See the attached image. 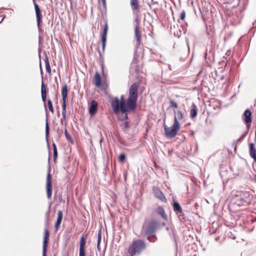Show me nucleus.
Wrapping results in <instances>:
<instances>
[{"mask_svg": "<svg viewBox=\"0 0 256 256\" xmlns=\"http://www.w3.org/2000/svg\"><path fill=\"white\" fill-rule=\"evenodd\" d=\"M138 98V85L136 83L132 84L128 92V98L126 101L124 95L120 96V100L116 98L112 102L111 106L114 114H116L120 111L124 114V118H128L127 112L134 110L136 107Z\"/></svg>", "mask_w": 256, "mask_h": 256, "instance_id": "obj_1", "label": "nucleus"}, {"mask_svg": "<svg viewBox=\"0 0 256 256\" xmlns=\"http://www.w3.org/2000/svg\"><path fill=\"white\" fill-rule=\"evenodd\" d=\"M146 244L144 240L141 239H136L130 244L127 252L130 256H136L139 255L146 250Z\"/></svg>", "mask_w": 256, "mask_h": 256, "instance_id": "obj_2", "label": "nucleus"}, {"mask_svg": "<svg viewBox=\"0 0 256 256\" xmlns=\"http://www.w3.org/2000/svg\"><path fill=\"white\" fill-rule=\"evenodd\" d=\"M158 226V222L152 220L148 223H146L143 225L142 231H144L146 234L148 236V240L150 242H153L150 239V237L154 236L156 229Z\"/></svg>", "mask_w": 256, "mask_h": 256, "instance_id": "obj_3", "label": "nucleus"}, {"mask_svg": "<svg viewBox=\"0 0 256 256\" xmlns=\"http://www.w3.org/2000/svg\"><path fill=\"white\" fill-rule=\"evenodd\" d=\"M180 124H176L174 122L172 126L170 127H168L166 125L164 126L166 136L168 138H174L176 134L180 129Z\"/></svg>", "mask_w": 256, "mask_h": 256, "instance_id": "obj_4", "label": "nucleus"}, {"mask_svg": "<svg viewBox=\"0 0 256 256\" xmlns=\"http://www.w3.org/2000/svg\"><path fill=\"white\" fill-rule=\"evenodd\" d=\"M32 1L34 2V9H35V11H36L37 26L38 27L39 30H41L40 23L42 22V18L41 11L40 10V8H39V6H38V4H36V0H32Z\"/></svg>", "mask_w": 256, "mask_h": 256, "instance_id": "obj_5", "label": "nucleus"}, {"mask_svg": "<svg viewBox=\"0 0 256 256\" xmlns=\"http://www.w3.org/2000/svg\"><path fill=\"white\" fill-rule=\"evenodd\" d=\"M136 24L134 29V35L136 38V43L138 46H140L142 42V32L140 30V20L136 18L135 20Z\"/></svg>", "mask_w": 256, "mask_h": 256, "instance_id": "obj_6", "label": "nucleus"}, {"mask_svg": "<svg viewBox=\"0 0 256 256\" xmlns=\"http://www.w3.org/2000/svg\"><path fill=\"white\" fill-rule=\"evenodd\" d=\"M86 235L84 236L82 234L80 238V253L79 256H85V246L86 244Z\"/></svg>", "mask_w": 256, "mask_h": 256, "instance_id": "obj_7", "label": "nucleus"}, {"mask_svg": "<svg viewBox=\"0 0 256 256\" xmlns=\"http://www.w3.org/2000/svg\"><path fill=\"white\" fill-rule=\"evenodd\" d=\"M108 24L107 22H105V24H104V28H103V32L102 36V52H104L106 46V36H107V33L108 31Z\"/></svg>", "mask_w": 256, "mask_h": 256, "instance_id": "obj_8", "label": "nucleus"}, {"mask_svg": "<svg viewBox=\"0 0 256 256\" xmlns=\"http://www.w3.org/2000/svg\"><path fill=\"white\" fill-rule=\"evenodd\" d=\"M152 191L154 196L162 202H166V199L162 192L157 187H152Z\"/></svg>", "mask_w": 256, "mask_h": 256, "instance_id": "obj_9", "label": "nucleus"}, {"mask_svg": "<svg viewBox=\"0 0 256 256\" xmlns=\"http://www.w3.org/2000/svg\"><path fill=\"white\" fill-rule=\"evenodd\" d=\"M98 103L95 100L91 101L90 107H89V113L92 116H94L98 110Z\"/></svg>", "mask_w": 256, "mask_h": 256, "instance_id": "obj_10", "label": "nucleus"}, {"mask_svg": "<svg viewBox=\"0 0 256 256\" xmlns=\"http://www.w3.org/2000/svg\"><path fill=\"white\" fill-rule=\"evenodd\" d=\"M130 5L132 10L138 13L140 12V5L138 0H130Z\"/></svg>", "mask_w": 256, "mask_h": 256, "instance_id": "obj_11", "label": "nucleus"}, {"mask_svg": "<svg viewBox=\"0 0 256 256\" xmlns=\"http://www.w3.org/2000/svg\"><path fill=\"white\" fill-rule=\"evenodd\" d=\"M63 213L62 210H58V216L56 221L54 224V228L56 232L60 226L62 222Z\"/></svg>", "mask_w": 256, "mask_h": 256, "instance_id": "obj_12", "label": "nucleus"}, {"mask_svg": "<svg viewBox=\"0 0 256 256\" xmlns=\"http://www.w3.org/2000/svg\"><path fill=\"white\" fill-rule=\"evenodd\" d=\"M183 118V114L180 110L174 111V122L176 124H180L179 120H182Z\"/></svg>", "mask_w": 256, "mask_h": 256, "instance_id": "obj_13", "label": "nucleus"}, {"mask_svg": "<svg viewBox=\"0 0 256 256\" xmlns=\"http://www.w3.org/2000/svg\"><path fill=\"white\" fill-rule=\"evenodd\" d=\"M156 212L157 214H160L163 219H164L166 220H168L167 215L166 214L164 208L162 206H158L156 210Z\"/></svg>", "mask_w": 256, "mask_h": 256, "instance_id": "obj_14", "label": "nucleus"}, {"mask_svg": "<svg viewBox=\"0 0 256 256\" xmlns=\"http://www.w3.org/2000/svg\"><path fill=\"white\" fill-rule=\"evenodd\" d=\"M244 120L246 123H250L252 122V112L249 110H246L244 114Z\"/></svg>", "mask_w": 256, "mask_h": 256, "instance_id": "obj_15", "label": "nucleus"}, {"mask_svg": "<svg viewBox=\"0 0 256 256\" xmlns=\"http://www.w3.org/2000/svg\"><path fill=\"white\" fill-rule=\"evenodd\" d=\"M94 81L95 85L98 87L100 88L102 85V80H101V76L100 74L96 72L94 74Z\"/></svg>", "mask_w": 256, "mask_h": 256, "instance_id": "obj_16", "label": "nucleus"}, {"mask_svg": "<svg viewBox=\"0 0 256 256\" xmlns=\"http://www.w3.org/2000/svg\"><path fill=\"white\" fill-rule=\"evenodd\" d=\"M198 108L196 106L192 104L191 106V110H190V116L192 118H194L197 115Z\"/></svg>", "mask_w": 256, "mask_h": 256, "instance_id": "obj_17", "label": "nucleus"}, {"mask_svg": "<svg viewBox=\"0 0 256 256\" xmlns=\"http://www.w3.org/2000/svg\"><path fill=\"white\" fill-rule=\"evenodd\" d=\"M46 188H52V177L50 172H48L46 176Z\"/></svg>", "mask_w": 256, "mask_h": 256, "instance_id": "obj_18", "label": "nucleus"}, {"mask_svg": "<svg viewBox=\"0 0 256 256\" xmlns=\"http://www.w3.org/2000/svg\"><path fill=\"white\" fill-rule=\"evenodd\" d=\"M173 208L174 211L177 214H182V210L180 204L177 202L173 203Z\"/></svg>", "mask_w": 256, "mask_h": 256, "instance_id": "obj_19", "label": "nucleus"}, {"mask_svg": "<svg viewBox=\"0 0 256 256\" xmlns=\"http://www.w3.org/2000/svg\"><path fill=\"white\" fill-rule=\"evenodd\" d=\"M250 154L252 158L256 161V153L254 149V146L252 143L250 144Z\"/></svg>", "mask_w": 256, "mask_h": 256, "instance_id": "obj_20", "label": "nucleus"}, {"mask_svg": "<svg viewBox=\"0 0 256 256\" xmlns=\"http://www.w3.org/2000/svg\"><path fill=\"white\" fill-rule=\"evenodd\" d=\"M41 94H42V102L45 104L46 102V88L45 87L44 84L42 82L41 86Z\"/></svg>", "mask_w": 256, "mask_h": 256, "instance_id": "obj_21", "label": "nucleus"}, {"mask_svg": "<svg viewBox=\"0 0 256 256\" xmlns=\"http://www.w3.org/2000/svg\"><path fill=\"white\" fill-rule=\"evenodd\" d=\"M50 234L48 228H45L44 230V236L43 244H48L49 240Z\"/></svg>", "mask_w": 256, "mask_h": 256, "instance_id": "obj_22", "label": "nucleus"}, {"mask_svg": "<svg viewBox=\"0 0 256 256\" xmlns=\"http://www.w3.org/2000/svg\"><path fill=\"white\" fill-rule=\"evenodd\" d=\"M68 88L67 85H64L62 88V100H66L68 97Z\"/></svg>", "mask_w": 256, "mask_h": 256, "instance_id": "obj_23", "label": "nucleus"}, {"mask_svg": "<svg viewBox=\"0 0 256 256\" xmlns=\"http://www.w3.org/2000/svg\"><path fill=\"white\" fill-rule=\"evenodd\" d=\"M44 62L46 72L48 73L49 74H51V68L48 56H46L44 59Z\"/></svg>", "mask_w": 256, "mask_h": 256, "instance_id": "obj_24", "label": "nucleus"}, {"mask_svg": "<svg viewBox=\"0 0 256 256\" xmlns=\"http://www.w3.org/2000/svg\"><path fill=\"white\" fill-rule=\"evenodd\" d=\"M64 135L67 140H68L71 144H73L74 142V140L66 129L65 130Z\"/></svg>", "mask_w": 256, "mask_h": 256, "instance_id": "obj_25", "label": "nucleus"}, {"mask_svg": "<svg viewBox=\"0 0 256 256\" xmlns=\"http://www.w3.org/2000/svg\"><path fill=\"white\" fill-rule=\"evenodd\" d=\"M52 146L54 148V162H56L58 156V150L55 144H52Z\"/></svg>", "mask_w": 256, "mask_h": 256, "instance_id": "obj_26", "label": "nucleus"}, {"mask_svg": "<svg viewBox=\"0 0 256 256\" xmlns=\"http://www.w3.org/2000/svg\"><path fill=\"white\" fill-rule=\"evenodd\" d=\"M102 238V232L101 230H100L98 234V244H97V248L100 250V244L101 242Z\"/></svg>", "mask_w": 256, "mask_h": 256, "instance_id": "obj_27", "label": "nucleus"}, {"mask_svg": "<svg viewBox=\"0 0 256 256\" xmlns=\"http://www.w3.org/2000/svg\"><path fill=\"white\" fill-rule=\"evenodd\" d=\"M48 106L49 110L53 114L54 112V109L52 106V102L50 99L48 101Z\"/></svg>", "mask_w": 256, "mask_h": 256, "instance_id": "obj_28", "label": "nucleus"}, {"mask_svg": "<svg viewBox=\"0 0 256 256\" xmlns=\"http://www.w3.org/2000/svg\"><path fill=\"white\" fill-rule=\"evenodd\" d=\"M122 129L125 130L130 128V124L128 122H124L121 125Z\"/></svg>", "mask_w": 256, "mask_h": 256, "instance_id": "obj_29", "label": "nucleus"}, {"mask_svg": "<svg viewBox=\"0 0 256 256\" xmlns=\"http://www.w3.org/2000/svg\"><path fill=\"white\" fill-rule=\"evenodd\" d=\"M126 159V156L124 154H121L119 156L118 160L121 162H124Z\"/></svg>", "mask_w": 256, "mask_h": 256, "instance_id": "obj_30", "label": "nucleus"}, {"mask_svg": "<svg viewBox=\"0 0 256 256\" xmlns=\"http://www.w3.org/2000/svg\"><path fill=\"white\" fill-rule=\"evenodd\" d=\"M46 195L48 199L51 198L52 195V189L46 188Z\"/></svg>", "mask_w": 256, "mask_h": 256, "instance_id": "obj_31", "label": "nucleus"}, {"mask_svg": "<svg viewBox=\"0 0 256 256\" xmlns=\"http://www.w3.org/2000/svg\"><path fill=\"white\" fill-rule=\"evenodd\" d=\"M48 244H43L42 246V256H46V250H47Z\"/></svg>", "mask_w": 256, "mask_h": 256, "instance_id": "obj_32", "label": "nucleus"}, {"mask_svg": "<svg viewBox=\"0 0 256 256\" xmlns=\"http://www.w3.org/2000/svg\"><path fill=\"white\" fill-rule=\"evenodd\" d=\"M170 106L172 107H174V108H177L178 106V104L175 102H174L172 100H170Z\"/></svg>", "mask_w": 256, "mask_h": 256, "instance_id": "obj_33", "label": "nucleus"}, {"mask_svg": "<svg viewBox=\"0 0 256 256\" xmlns=\"http://www.w3.org/2000/svg\"><path fill=\"white\" fill-rule=\"evenodd\" d=\"M186 18V12L184 10H182L181 12L180 18L182 20H184Z\"/></svg>", "mask_w": 256, "mask_h": 256, "instance_id": "obj_34", "label": "nucleus"}, {"mask_svg": "<svg viewBox=\"0 0 256 256\" xmlns=\"http://www.w3.org/2000/svg\"><path fill=\"white\" fill-rule=\"evenodd\" d=\"M66 100H62V110L66 111Z\"/></svg>", "mask_w": 256, "mask_h": 256, "instance_id": "obj_35", "label": "nucleus"}, {"mask_svg": "<svg viewBox=\"0 0 256 256\" xmlns=\"http://www.w3.org/2000/svg\"><path fill=\"white\" fill-rule=\"evenodd\" d=\"M46 136H48L49 134V127H48V122H46Z\"/></svg>", "mask_w": 256, "mask_h": 256, "instance_id": "obj_36", "label": "nucleus"}, {"mask_svg": "<svg viewBox=\"0 0 256 256\" xmlns=\"http://www.w3.org/2000/svg\"><path fill=\"white\" fill-rule=\"evenodd\" d=\"M98 2L100 3H102L103 6L104 7H106V0H98Z\"/></svg>", "mask_w": 256, "mask_h": 256, "instance_id": "obj_37", "label": "nucleus"}, {"mask_svg": "<svg viewBox=\"0 0 256 256\" xmlns=\"http://www.w3.org/2000/svg\"><path fill=\"white\" fill-rule=\"evenodd\" d=\"M62 116L64 118H66V111L62 110Z\"/></svg>", "mask_w": 256, "mask_h": 256, "instance_id": "obj_38", "label": "nucleus"}, {"mask_svg": "<svg viewBox=\"0 0 256 256\" xmlns=\"http://www.w3.org/2000/svg\"><path fill=\"white\" fill-rule=\"evenodd\" d=\"M246 127H247L248 129L249 130L250 127V124L246 123Z\"/></svg>", "mask_w": 256, "mask_h": 256, "instance_id": "obj_39", "label": "nucleus"}, {"mask_svg": "<svg viewBox=\"0 0 256 256\" xmlns=\"http://www.w3.org/2000/svg\"><path fill=\"white\" fill-rule=\"evenodd\" d=\"M102 70H104V68H103V66H102Z\"/></svg>", "mask_w": 256, "mask_h": 256, "instance_id": "obj_40", "label": "nucleus"}, {"mask_svg": "<svg viewBox=\"0 0 256 256\" xmlns=\"http://www.w3.org/2000/svg\"><path fill=\"white\" fill-rule=\"evenodd\" d=\"M41 72H42V68L40 67Z\"/></svg>", "mask_w": 256, "mask_h": 256, "instance_id": "obj_41", "label": "nucleus"}, {"mask_svg": "<svg viewBox=\"0 0 256 256\" xmlns=\"http://www.w3.org/2000/svg\"><path fill=\"white\" fill-rule=\"evenodd\" d=\"M44 108H45L46 109V105H45V104H44Z\"/></svg>", "mask_w": 256, "mask_h": 256, "instance_id": "obj_42", "label": "nucleus"}]
</instances>
